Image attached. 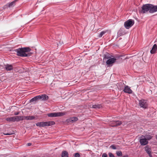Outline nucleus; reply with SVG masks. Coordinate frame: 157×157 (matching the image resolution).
Listing matches in <instances>:
<instances>
[{"label":"nucleus","instance_id":"f3484780","mask_svg":"<svg viewBox=\"0 0 157 157\" xmlns=\"http://www.w3.org/2000/svg\"><path fill=\"white\" fill-rule=\"evenodd\" d=\"M125 34V32L124 29H120L117 32V36H120Z\"/></svg>","mask_w":157,"mask_h":157},{"label":"nucleus","instance_id":"9d476101","mask_svg":"<svg viewBox=\"0 0 157 157\" xmlns=\"http://www.w3.org/2000/svg\"><path fill=\"white\" fill-rule=\"evenodd\" d=\"M123 91L124 92L129 94H132V90L130 89V87L128 86H125Z\"/></svg>","mask_w":157,"mask_h":157},{"label":"nucleus","instance_id":"c85d7f7f","mask_svg":"<svg viewBox=\"0 0 157 157\" xmlns=\"http://www.w3.org/2000/svg\"><path fill=\"white\" fill-rule=\"evenodd\" d=\"M66 122L68 123H72V122L71 118L70 117L66 120Z\"/></svg>","mask_w":157,"mask_h":157},{"label":"nucleus","instance_id":"f8f14e48","mask_svg":"<svg viewBox=\"0 0 157 157\" xmlns=\"http://www.w3.org/2000/svg\"><path fill=\"white\" fill-rule=\"evenodd\" d=\"M17 1V0H15L11 2L8 3L6 5V6L9 8L13 7L15 5Z\"/></svg>","mask_w":157,"mask_h":157},{"label":"nucleus","instance_id":"aec40b11","mask_svg":"<svg viewBox=\"0 0 157 157\" xmlns=\"http://www.w3.org/2000/svg\"><path fill=\"white\" fill-rule=\"evenodd\" d=\"M121 124V122L120 121H115L113 122V126H116L119 125Z\"/></svg>","mask_w":157,"mask_h":157},{"label":"nucleus","instance_id":"6ab92c4d","mask_svg":"<svg viewBox=\"0 0 157 157\" xmlns=\"http://www.w3.org/2000/svg\"><path fill=\"white\" fill-rule=\"evenodd\" d=\"M145 138L146 139H147V140L148 141V140H151L152 137V136L150 135H146L145 136L142 135L141 137V138Z\"/></svg>","mask_w":157,"mask_h":157},{"label":"nucleus","instance_id":"e433bc0d","mask_svg":"<svg viewBox=\"0 0 157 157\" xmlns=\"http://www.w3.org/2000/svg\"><path fill=\"white\" fill-rule=\"evenodd\" d=\"M148 155L150 157H152V156L151 155V154H150V155Z\"/></svg>","mask_w":157,"mask_h":157},{"label":"nucleus","instance_id":"393cba45","mask_svg":"<svg viewBox=\"0 0 157 157\" xmlns=\"http://www.w3.org/2000/svg\"><path fill=\"white\" fill-rule=\"evenodd\" d=\"M107 32V31H101L100 33L99 34L98 36V37L99 38L101 37L102 36L105 34L106 32Z\"/></svg>","mask_w":157,"mask_h":157},{"label":"nucleus","instance_id":"39448f33","mask_svg":"<svg viewBox=\"0 0 157 157\" xmlns=\"http://www.w3.org/2000/svg\"><path fill=\"white\" fill-rule=\"evenodd\" d=\"M134 21L132 19H129L124 22V26L127 29H128L134 24Z\"/></svg>","mask_w":157,"mask_h":157},{"label":"nucleus","instance_id":"4be33fe9","mask_svg":"<svg viewBox=\"0 0 157 157\" xmlns=\"http://www.w3.org/2000/svg\"><path fill=\"white\" fill-rule=\"evenodd\" d=\"M24 119L27 120H33L35 119V117L34 116H24Z\"/></svg>","mask_w":157,"mask_h":157},{"label":"nucleus","instance_id":"ddd939ff","mask_svg":"<svg viewBox=\"0 0 157 157\" xmlns=\"http://www.w3.org/2000/svg\"><path fill=\"white\" fill-rule=\"evenodd\" d=\"M151 9L150 10L151 13H152L157 11V5L154 6L151 4Z\"/></svg>","mask_w":157,"mask_h":157},{"label":"nucleus","instance_id":"f257e3e1","mask_svg":"<svg viewBox=\"0 0 157 157\" xmlns=\"http://www.w3.org/2000/svg\"><path fill=\"white\" fill-rule=\"evenodd\" d=\"M31 51L29 47H24L19 48L14 50L17 53V55L20 57H24L29 56L30 55L27 53Z\"/></svg>","mask_w":157,"mask_h":157},{"label":"nucleus","instance_id":"4468645a","mask_svg":"<svg viewBox=\"0 0 157 157\" xmlns=\"http://www.w3.org/2000/svg\"><path fill=\"white\" fill-rule=\"evenodd\" d=\"M15 121H22L24 119V116H17L14 117Z\"/></svg>","mask_w":157,"mask_h":157},{"label":"nucleus","instance_id":"58836bf2","mask_svg":"<svg viewBox=\"0 0 157 157\" xmlns=\"http://www.w3.org/2000/svg\"><path fill=\"white\" fill-rule=\"evenodd\" d=\"M157 42V38H156L155 40V42Z\"/></svg>","mask_w":157,"mask_h":157},{"label":"nucleus","instance_id":"a211bd4d","mask_svg":"<svg viewBox=\"0 0 157 157\" xmlns=\"http://www.w3.org/2000/svg\"><path fill=\"white\" fill-rule=\"evenodd\" d=\"M39 99L38 96H37L31 99V100H30V102H35L34 103H35V102H37Z\"/></svg>","mask_w":157,"mask_h":157},{"label":"nucleus","instance_id":"412c9836","mask_svg":"<svg viewBox=\"0 0 157 157\" xmlns=\"http://www.w3.org/2000/svg\"><path fill=\"white\" fill-rule=\"evenodd\" d=\"M102 107L101 105L100 104H95L93 105L92 106V108L96 109H99Z\"/></svg>","mask_w":157,"mask_h":157},{"label":"nucleus","instance_id":"c756f323","mask_svg":"<svg viewBox=\"0 0 157 157\" xmlns=\"http://www.w3.org/2000/svg\"><path fill=\"white\" fill-rule=\"evenodd\" d=\"M80 154L78 153H76L74 154V157H80Z\"/></svg>","mask_w":157,"mask_h":157},{"label":"nucleus","instance_id":"4c0bfd02","mask_svg":"<svg viewBox=\"0 0 157 157\" xmlns=\"http://www.w3.org/2000/svg\"><path fill=\"white\" fill-rule=\"evenodd\" d=\"M122 157H128V156L127 155H126L124 156H123Z\"/></svg>","mask_w":157,"mask_h":157},{"label":"nucleus","instance_id":"423d86ee","mask_svg":"<svg viewBox=\"0 0 157 157\" xmlns=\"http://www.w3.org/2000/svg\"><path fill=\"white\" fill-rule=\"evenodd\" d=\"M139 104L140 106L144 109H146L147 107V103L146 101L144 99H142L139 101Z\"/></svg>","mask_w":157,"mask_h":157},{"label":"nucleus","instance_id":"1a4fd4ad","mask_svg":"<svg viewBox=\"0 0 157 157\" xmlns=\"http://www.w3.org/2000/svg\"><path fill=\"white\" fill-rule=\"evenodd\" d=\"M140 140V143L141 145H145L147 144L148 142L145 138H141Z\"/></svg>","mask_w":157,"mask_h":157},{"label":"nucleus","instance_id":"ea45409f","mask_svg":"<svg viewBox=\"0 0 157 157\" xmlns=\"http://www.w3.org/2000/svg\"><path fill=\"white\" fill-rule=\"evenodd\" d=\"M156 139H157V136H156Z\"/></svg>","mask_w":157,"mask_h":157},{"label":"nucleus","instance_id":"7c9ffc66","mask_svg":"<svg viewBox=\"0 0 157 157\" xmlns=\"http://www.w3.org/2000/svg\"><path fill=\"white\" fill-rule=\"evenodd\" d=\"M109 157H114V155L112 153H109Z\"/></svg>","mask_w":157,"mask_h":157},{"label":"nucleus","instance_id":"20e7f679","mask_svg":"<svg viewBox=\"0 0 157 157\" xmlns=\"http://www.w3.org/2000/svg\"><path fill=\"white\" fill-rule=\"evenodd\" d=\"M66 113L65 112L52 113L48 114V116L50 117H56L63 116Z\"/></svg>","mask_w":157,"mask_h":157},{"label":"nucleus","instance_id":"f03ea898","mask_svg":"<svg viewBox=\"0 0 157 157\" xmlns=\"http://www.w3.org/2000/svg\"><path fill=\"white\" fill-rule=\"evenodd\" d=\"M55 124V122L53 121L42 122H38L36 124V125L37 126L40 127H44L45 126H49L51 125H54Z\"/></svg>","mask_w":157,"mask_h":157},{"label":"nucleus","instance_id":"bb28decb","mask_svg":"<svg viewBox=\"0 0 157 157\" xmlns=\"http://www.w3.org/2000/svg\"><path fill=\"white\" fill-rule=\"evenodd\" d=\"M116 154L118 156H121L122 155V152L121 151H117L116 152Z\"/></svg>","mask_w":157,"mask_h":157},{"label":"nucleus","instance_id":"dca6fc26","mask_svg":"<svg viewBox=\"0 0 157 157\" xmlns=\"http://www.w3.org/2000/svg\"><path fill=\"white\" fill-rule=\"evenodd\" d=\"M157 50V45L156 44H154L152 47V49L150 51L151 54L155 53Z\"/></svg>","mask_w":157,"mask_h":157},{"label":"nucleus","instance_id":"72a5a7b5","mask_svg":"<svg viewBox=\"0 0 157 157\" xmlns=\"http://www.w3.org/2000/svg\"><path fill=\"white\" fill-rule=\"evenodd\" d=\"M31 145H32V143H27V146H31Z\"/></svg>","mask_w":157,"mask_h":157},{"label":"nucleus","instance_id":"c9c22d12","mask_svg":"<svg viewBox=\"0 0 157 157\" xmlns=\"http://www.w3.org/2000/svg\"><path fill=\"white\" fill-rule=\"evenodd\" d=\"M105 57V58H106V59H108L109 58L108 57H107L105 55V57Z\"/></svg>","mask_w":157,"mask_h":157},{"label":"nucleus","instance_id":"0eeeda50","mask_svg":"<svg viewBox=\"0 0 157 157\" xmlns=\"http://www.w3.org/2000/svg\"><path fill=\"white\" fill-rule=\"evenodd\" d=\"M116 60V59L114 58H110L107 60L106 63L109 66L111 65V66H112V64L115 62Z\"/></svg>","mask_w":157,"mask_h":157},{"label":"nucleus","instance_id":"6e6552de","mask_svg":"<svg viewBox=\"0 0 157 157\" xmlns=\"http://www.w3.org/2000/svg\"><path fill=\"white\" fill-rule=\"evenodd\" d=\"M4 69L7 71H10L13 69V66L12 64H6L4 65Z\"/></svg>","mask_w":157,"mask_h":157},{"label":"nucleus","instance_id":"2eb2a0df","mask_svg":"<svg viewBox=\"0 0 157 157\" xmlns=\"http://www.w3.org/2000/svg\"><path fill=\"white\" fill-rule=\"evenodd\" d=\"M144 149L145 151L148 154V155H150V154H151V150L149 146H146L144 147Z\"/></svg>","mask_w":157,"mask_h":157},{"label":"nucleus","instance_id":"7ed1b4c3","mask_svg":"<svg viewBox=\"0 0 157 157\" xmlns=\"http://www.w3.org/2000/svg\"><path fill=\"white\" fill-rule=\"evenodd\" d=\"M151 6V4H150L144 5L141 8V13H144L149 11V12L151 13L150 10Z\"/></svg>","mask_w":157,"mask_h":157},{"label":"nucleus","instance_id":"f704fd0d","mask_svg":"<svg viewBox=\"0 0 157 157\" xmlns=\"http://www.w3.org/2000/svg\"><path fill=\"white\" fill-rule=\"evenodd\" d=\"M4 134L5 135H11V134H9V133H7Z\"/></svg>","mask_w":157,"mask_h":157},{"label":"nucleus","instance_id":"9b49d317","mask_svg":"<svg viewBox=\"0 0 157 157\" xmlns=\"http://www.w3.org/2000/svg\"><path fill=\"white\" fill-rule=\"evenodd\" d=\"M39 99L42 101H46L48 99L49 97L45 94H43L41 95H38Z\"/></svg>","mask_w":157,"mask_h":157},{"label":"nucleus","instance_id":"b1692460","mask_svg":"<svg viewBox=\"0 0 157 157\" xmlns=\"http://www.w3.org/2000/svg\"><path fill=\"white\" fill-rule=\"evenodd\" d=\"M68 152L66 151H64L62 152V157H68Z\"/></svg>","mask_w":157,"mask_h":157},{"label":"nucleus","instance_id":"cd10ccee","mask_svg":"<svg viewBox=\"0 0 157 157\" xmlns=\"http://www.w3.org/2000/svg\"><path fill=\"white\" fill-rule=\"evenodd\" d=\"M110 147L113 149L115 150V149H118V148L116 147V146L114 144L112 145H111L110 146Z\"/></svg>","mask_w":157,"mask_h":157},{"label":"nucleus","instance_id":"2f4dec72","mask_svg":"<svg viewBox=\"0 0 157 157\" xmlns=\"http://www.w3.org/2000/svg\"><path fill=\"white\" fill-rule=\"evenodd\" d=\"M102 157H108L107 154L106 153H103L102 155Z\"/></svg>","mask_w":157,"mask_h":157},{"label":"nucleus","instance_id":"a878e982","mask_svg":"<svg viewBox=\"0 0 157 157\" xmlns=\"http://www.w3.org/2000/svg\"><path fill=\"white\" fill-rule=\"evenodd\" d=\"M71 118L72 122V123L75 122V121H76L78 120V117H71Z\"/></svg>","mask_w":157,"mask_h":157},{"label":"nucleus","instance_id":"5701e85b","mask_svg":"<svg viewBox=\"0 0 157 157\" xmlns=\"http://www.w3.org/2000/svg\"><path fill=\"white\" fill-rule=\"evenodd\" d=\"M6 121H12L15 122V117H7L6 119Z\"/></svg>","mask_w":157,"mask_h":157},{"label":"nucleus","instance_id":"473e14b6","mask_svg":"<svg viewBox=\"0 0 157 157\" xmlns=\"http://www.w3.org/2000/svg\"><path fill=\"white\" fill-rule=\"evenodd\" d=\"M19 114V112H15L14 113V115H18Z\"/></svg>","mask_w":157,"mask_h":157}]
</instances>
